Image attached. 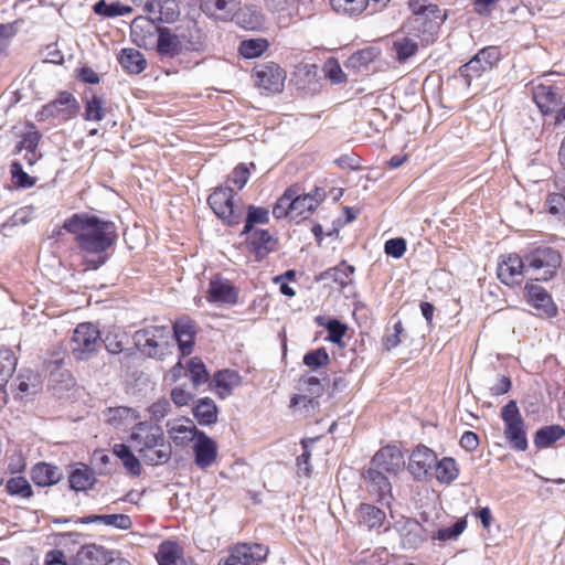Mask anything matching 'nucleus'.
<instances>
[{"label": "nucleus", "instance_id": "nucleus-7", "mask_svg": "<svg viewBox=\"0 0 565 565\" xmlns=\"http://www.w3.org/2000/svg\"><path fill=\"white\" fill-rule=\"evenodd\" d=\"M234 195L231 186H220L207 199L213 212L228 225L238 224L244 215L243 204L236 203Z\"/></svg>", "mask_w": 565, "mask_h": 565}, {"label": "nucleus", "instance_id": "nucleus-23", "mask_svg": "<svg viewBox=\"0 0 565 565\" xmlns=\"http://www.w3.org/2000/svg\"><path fill=\"white\" fill-rule=\"evenodd\" d=\"M248 234L247 246L249 252L255 255L256 260L264 259L269 253L276 249L277 241L268 231L255 230Z\"/></svg>", "mask_w": 565, "mask_h": 565}, {"label": "nucleus", "instance_id": "nucleus-35", "mask_svg": "<svg viewBox=\"0 0 565 565\" xmlns=\"http://www.w3.org/2000/svg\"><path fill=\"white\" fill-rule=\"evenodd\" d=\"M239 384L241 376L235 371L223 370L214 375L215 391L221 398L230 396Z\"/></svg>", "mask_w": 565, "mask_h": 565}, {"label": "nucleus", "instance_id": "nucleus-48", "mask_svg": "<svg viewBox=\"0 0 565 565\" xmlns=\"http://www.w3.org/2000/svg\"><path fill=\"white\" fill-rule=\"evenodd\" d=\"M179 546L171 541H164L159 545L157 559L159 565H175L180 562Z\"/></svg>", "mask_w": 565, "mask_h": 565}, {"label": "nucleus", "instance_id": "nucleus-38", "mask_svg": "<svg viewBox=\"0 0 565 565\" xmlns=\"http://www.w3.org/2000/svg\"><path fill=\"white\" fill-rule=\"evenodd\" d=\"M119 63L130 74H139L147 66L143 54L135 49H124L119 56Z\"/></svg>", "mask_w": 565, "mask_h": 565}, {"label": "nucleus", "instance_id": "nucleus-36", "mask_svg": "<svg viewBox=\"0 0 565 565\" xmlns=\"http://www.w3.org/2000/svg\"><path fill=\"white\" fill-rule=\"evenodd\" d=\"M84 119L88 121H100L106 116L105 99L94 92H86L84 95Z\"/></svg>", "mask_w": 565, "mask_h": 565}, {"label": "nucleus", "instance_id": "nucleus-6", "mask_svg": "<svg viewBox=\"0 0 565 565\" xmlns=\"http://www.w3.org/2000/svg\"><path fill=\"white\" fill-rule=\"evenodd\" d=\"M504 424V437L511 448L525 451L527 449L526 427L515 401H510L501 409Z\"/></svg>", "mask_w": 565, "mask_h": 565}, {"label": "nucleus", "instance_id": "nucleus-9", "mask_svg": "<svg viewBox=\"0 0 565 565\" xmlns=\"http://www.w3.org/2000/svg\"><path fill=\"white\" fill-rule=\"evenodd\" d=\"M501 53L498 46L481 49L468 63L460 67V75L465 77L467 85L473 78L480 77L483 73L491 71L500 61Z\"/></svg>", "mask_w": 565, "mask_h": 565}, {"label": "nucleus", "instance_id": "nucleus-58", "mask_svg": "<svg viewBox=\"0 0 565 565\" xmlns=\"http://www.w3.org/2000/svg\"><path fill=\"white\" fill-rule=\"evenodd\" d=\"M249 179V170L246 166L239 164L237 166L232 173L228 175L227 182L237 186V189H243Z\"/></svg>", "mask_w": 565, "mask_h": 565}, {"label": "nucleus", "instance_id": "nucleus-56", "mask_svg": "<svg viewBox=\"0 0 565 565\" xmlns=\"http://www.w3.org/2000/svg\"><path fill=\"white\" fill-rule=\"evenodd\" d=\"M267 49L265 40H245L241 43L239 53L245 58H254L259 56Z\"/></svg>", "mask_w": 565, "mask_h": 565}, {"label": "nucleus", "instance_id": "nucleus-53", "mask_svg": "<svg viewBox=\"0 0 565 565\" xmlns=\"http://www.w3.org/2000/svg\"><path fill=\"white\" fill-rule=\"evenodd\" d=\"M10 173L14 185L19 188L28 189L35 184V178L24 172L21 162L13 161L10 166Z\"/></svg>", "mask_w": 565, "mask_h": 565}, {"label": "nucleus", "instance_id": "nucleus-37", "mask_svg": "<svg viewBox=\"0 0 565 565\" xmlns=\"http://www.w3.org/2000/svg\"><path fill=\"white\" fill-rule=\"evenodd\" d=\"M78 522L82 524L103 523L121 530H128L132 525L131 519L126 514H93L79 519Z\"/></svg>", "mask_w": 565, "mask_h": 565}, {"label": "nucleus", "instance_id": "nucleus-40", "mask_svg": "<svg viewBox=\"0 0 565 565\" xmlns=\"http://www.w3.org/2000/svg\"><path fill=\"white\" fill-rule=\"evenodd\" d=\"M18 359L14 352L8 348L0 345V387L4 386L12 377Z\"/></svg>", "mask_w": 565, "mask_h": 565}, {"label": "nucleus", "instance_id": "nucleus-52", "mask_svg": "<svg viewBox=\"0 0 565 565\" xmlns=\"http://www.w3.org/2000/svg\"><path fill=\"white\" fill-rule=\"evenodd\" d=\"M467 521L466 519H459L452 526L443 527L437 530L433 535L431 540L438 541H452L457 540V537L466 530Z\"/></svg>", "mask_w": 565, "mask_h": 565}, {"label": "nucleus", "instance_id": "nucleus-15", "mask_svg": "<svg viewBox=\"0 0 565 565\" xmlns=\"http://www.w3.org/2000/svg\"><path fill=\"white\" fill-rule=\"evenodd\" d=\"M371 465L386 473L397 475L404 469L405 459L402 450L396 446H386L373 457Z\"/></svg>", "mask_w": 565, "mask_h": 565}, {"label": "nucleus", "instance_id": "nucleus-30", "mask_svg": "<svg viewBox=\"0 0 565 565\" xmlns=\"http://www.w3.org/2000/svg\"><path fill=\"white\" fill-rule=\"evenodd\" d=\"M107 553L96 544L82 546L73 558L72 565H105Z\"/></svg>", "mask_w": 565, "mask_h": 565}, {"label": "nucleus", "instance_id": "nucleus-17", "mask_svg": "<svg viewBox=\"0 0 565 565\" xmlns=\"http://www.w3.org/2000/svg\"><path fill=\"white\" fill-rule=\"evenodd\" d=\"M561 92V87L545 83L533 87V99L542 114L547 115L558 109L562 104Z\"/></svg>", "mask_w": 565, "mask_h": 565}, {"label": "nucleus", "instance_id": "nucleus-64", "mask_svg": "<svg viewBox=\"0 0 565 565\" xmlns=\"http://www.w3.org/2000/svg\"><path fill=\"white\" fill-rule=\"evenodd\" d=\"M546 204L551 214L557 215L565 213V194H550Z\"/></svg>", "mask_w": 565, "mask_h": 565}, {"label": "nucleus", "instance_id": "nucleus-1", "mask_svg": "<svg viewBox=\"0 0 565 565\" xmlns=\"http://www.w3.org/2000/svg\"><path fill=\"white\" fill-rule=\"evenodd\" d=\"M63 228L75 235L78 247L88 254H100L116 241V226L88 214H73L64 221Z\"/></svg>", "mask_w": 565, "mask_h": 565}, {"label": "nucleus", "instance_id": "nucleus-13", "mask_svg": "<svg viewBox=\"0 0 565 565\" xmlns=\"http://www.w3.org/2000/svg\"><path fill=\"white\" fill-rule=\"evenodd\" d=\"M525 273H527L525 259L518 254L503 256L498 264V278L508 286L520 284Z\"/></svg>", "mask_w": 565, "mask_h": 565}, {"label": "nucleus", "instance_id": "nucleus-31", "mask_svg": "<svg viewBox=\"0 0 565 565\" xmlns=\"http://www.w3.org/2000/svg\"><path fill=\"white\" fill-rule=\"evenodd\" d=\"M201 10L209 17L225 21L236 9L235 0H201Z\"/></svg>", "mask_w": 565, "mask_h": 565}, {"label": "nucleus", "instance_id": "nucleus-45", "mask_svg": "<svg viewBox=\"0 0 565 565\" xmlns=\"http://www.w3.org/2000/svg\"><path fill=\"white\" fill-rule=\"evenodd\" d=\"M106 422L115 427L125 425L130 419L138 417L137 412L129 407H111L105 413Z\"/></svg>", "mask_w": 565, "mask_h": 565}, {"label": "nucleus", "instance_id": "nucleus-22", "mask_svg": "<svg viewBox=\"0 0 565 565\" xmlns=\"http://www.w3.org/2000/svg\"><path fill=\"white\" fill-rule=\"evenodd\" d=\"M194 461L200 469L210 468L217 458V445L204 431L193 444Z\"/></svg>", "mask_w": 565, "mask_h": 565}, {"label": "nucleus", "instance_id": "nucleus-24", "mask_svg": "<svg viewBox=\"0 0 565 565\" xmlns=\"http://www.w3.org/2000/svg\"><path fill=\"white\" fill-rule=\"evenodd\" d=\"M207 300L210 302L235 305L237 302V291L230 280L215 277L210 281Z\"/></svg>", "mask_w": 565, "mask_h": 565}, {"label": "nucleus", "instance_id": "nucleus-18", "mask_svg": "<svg viewBox=\"0 0 565 565\" xmlns=\"http://www.w3.org/2000/svg\"><path fill=\"white\" fill-rule=\"evenodd\" d=\"M78 109L79 105L75 97L71 93L62 92L54 100L43 107L42 114L68 120L76 116Z\"/></svg>", "mask_w": 565, "mask_h": 565}, {"label": "nucleus", "instance_id": "nucleus-57", "mask_svg": "<svg viewBox=\"0 0 565 565\" xmlns=\"http://www.w3.org/2000/svg\"><path fill=\"white\" fill-rule=\"evenodd\" d=\"M377 56V51L374 47H366L360 50L351 55L350 62L354 66H366L373 62Z\"/></svg>", "mask_w": 565, "mask_h": 565}, {"label": "nucleus", "instance_id": "nucleus-41", "mask_svg": "<svg viewBox=\"0 0 565 565\" xmlns=\"http://www.w3.org/2000/svg\"><path fill=\"white\" fill-rule=\"evenodd\" d=\"M565 435L559 425H551L540 428L534 436V444L537 448H546Z\"/></svg>", "mask_w": 565, "mask_h": 565}, {"label": "nucleus", "instance_id": "nucleus-44", "mask_svg": "<svg viewBox=\"0 0 565 565\" xmlns=\"http://www.w3.org/2000/svg\"><path fill=\"white\" fill-rule=\"evenodd\" d=\"M435 476L441 483H450L458 477V468L455 459L445 457L440 461L436 460Z\"/></svg>", "mask_w": 565, "mask_h": 565}, {"label": "nucleus", "instance_id": "nucleus-33", "mask_svg": "<svg viewBox=\"0 0 565 565\" xmlns=\"http://www.w3.org/2000/svg\"><path fill=\"white\" fill-rule=\"evenodd\" d=\"M154 47L160 55L173 57L182 51L183 46L179 35L172 33L170 29L162 28Z\"/></svg>", "mask_w": 565, "mask_h": 565}, {"label": "nucleus", "instance_id": "nucleus-42", "mask_svg": "<svg viewBox=\"0 0 565 565\" xmlns=\"http://www.w3.org/2000/svg\"><path fill=\"white\" fill-rule=\"evenodd\" d=\"M114 454L121 460L124 467L132 476H139L141 465L139 459L131 452L130 447L124 444H116L113 448Z\"/></svg>", "mask_w": 565, "mask_h": 565}, {"label": "nucleus", "instance_id": "nucleus-54", "mask_svg": "<svg viewBox=\"0 0 565 565\" xmlns=\"http://www.w3.org/2000/svg\"><path fill=\"white\" fill-rule=\"evenodd\" d=\"M330 362L329 354L324 348L310 351L303 356V364L311 370H317L328 365Z\"/></svg>", "mask_w": 565, "mask_h": 565}, {"label": "nucleus", "instance_id": "nucleus-25", "mask_svg": "<svg viewBox=\"0 0 565 565\" xmlns=\"http://www.w3.org/2000/svg\"><path fill=\"white\" fill-rule=\"evenodd\" d=\"M402 544L408 548H416L425 541V530L419 522L406 519L396 523Z\"/></svg>", "mask_w": 565, "mask_h": 565}, {"label": "nucleus", "instance_id": "nucleus-2", "mask_svg": "<svg viewBox=\"0 0 565 565\" xmlns=\"http://www.w3.org/2000/svg\"><path fill=\"white\" fill-rule=\"evenodd\" d=\"M130 443L148 465H162L171 458V447L164 441L162 428L150 422H140L132 427Z\"/></svg>", "mask_w": 565, "mask_h": 565}, {"label": "nucleus", "instance_id": "nucleus-20", "mask_svg": "<svg viewBox=\"0 0 565 565\" xmlns=\"http://www.w3.org/2000/svg\"><path fill=\"white\" fill-rule=\"evenodd\" d=\"M324 191L316 188L312 192L300 194L297 189L292 188V218L307 217L316 207L324 200Z\"/></svg>", "mask_w": 565, "mask_h": 565}, {"label": "nucleus", "instance_id": "nucleus-63", "mask_svg": "<svg viewBox=\"0 0 565 565\" xmlns=\"http://www.w3.org/2000/svg\"><path fill=\"white\" fill-rule=\"evenodd\" d=\"M149 412L153 419L160 420L171 412V404L166 398L158 399L149 407Z\"/></svg>", "mask_w": 565, "mask_h": 565}, {"label": "nucleus", "instance_id": "nucleus-49", "mask_svg": "<svg viewBox=\"0 0 565 565\" xmlns=\"http://www.w3.org/2000/svg\"><path fill=\"white\" fill-rule=\"evenodd\" d=\"M125 339H126L125 333L120 332L117 329L108 331L104 339V344H105L106 350L110 354H119V353L124 352L126 356L131 355V352L125 350V348H124Z\"/></svg>", "mask_w": 565, "mask_h": 565}, {"label": "nucleus", "instance_id": "nucleus-50", "mask_svg": "<svg viewBox=\"0 0 565 565\" xmlns=\"http://www.w3.org/2000/svg\"><path fill=\"white\" fill-rule=\"evenodd\" d=\"M188 372H189L191 382L194 387H198V386L206 383L210 379L209 373L205 369V365L198 358H192L189 361Z\"/></svg>", "mask_w": 565, "mask_h": 565}, {"label": "nucleus", "instance_id": "nucleus-55", "mask_svg": "<svg viewBox=\"0 0 565 565\" xmlns=\"http://www.w3.org/2000/svg\"><path fill=\"white\" fill-rule=\"evenodd\" d=\"M6 488L7 491L12 495H20L22 498H30L32 495V487L23 477H14L9 479Z\"/></svg>", "mask_w": 565, "mask_h": 565}, {"label": "nucleus", "instance_id": "nucleus-19", "mask_svg": "<svg viewBox=\"0 0 565 565\" xmlns=\"http://www.w3.org/2000/svg\"><path fill=\"white\" fill-rule=\"evenodd\" d=\"M436 454L426 446H417L409 456L408 471L415 479L427 476L436 463Z\"/></svg>", "mask_w": 565, "mask_h": 565}, {"label": "nucleus", "instance_id": "nucleus-43", "mask_svg": "<svg viewBox=\"0 0 565 565\" xmlns=\"http://www.w3.org/2000/svg\"><path fill=\"white\" fill-rule=\"evenodd\" d=\"M353 271L354 268L352 266L343 263L322 273L320 275V280H331L343 288L351 282V275Z\"/></svg>", "mask_w": 565, "mask_h": 565}, {"label": "nucleus", "instance_id": "nucleus-47", "mask_svg": "<svg viewBox=\"0 0 565 565\" xmlns=\"http://www.w3.org/2000/svg\"><path fill=\"white\" fill-rule=\"evenodd\" d=\"M268 221L269 212L267 209L249 205L242 235L250 233L256 224H266Z\"/></svg>", "mask_w": 565, "mask_h": 565}, {"label": "nucleus", "instance_id": "nucleus-61", "mask_svg": "<svg viewBox=\"0 0 565 565\" xmlns=\"http://www.w3.org/2000/svg\"><path fill=\"white\" fill-rule=\"evenodd\" d=\"M41 135L38 131H29L26 132L22 140L17 146V151H32L38 150V145L40 142Z\"/></svg>", "mask_w": 565, "mask_h": 565}, {"label": "nucleus", "instance_id": "nucleus-11", "mask_svg": "<svg viewBox=\"0 0 565 565\" xmlns=\"http://www.w3.org/2000/svg\"><path fill=\"white\" fill-rule=\"evenodd\" d=\"M154 19L149 17H137L130 24V34L132 41L140 47L152 49L157 43V38L161 31Z\"/></svg>", "mask_w": 565, "mask_h": 565}, {"label": "nucleus", "instance_id": "nucleus-16", "mask_svg": "<svg viewBox=\"0 0 565 565\" xmlns=\"http://www.w3.org/2000/svg\"><path fill=\"white\" fill-rule=\"evenodd\" d=\"M434 35H428V33H423V29L420 31H414L413 34L403 35L397 38L393 43V51L396 54V58L399 63H404L409 57L414 56L419 47V42L428 44L433 40Z\"/></svg>", "mask_w": 565, "mask_h": 565}, {"label": "nucleus", "instance_id": "nucleus-3", "mask_svg": "<svg viewBox=\"0 0 565 565\" xmlns=\"http://www.w3.org/2000/svg\"><path fill=\"white\" fill-rule=\"evenodd\" d=\"M134 341L143 354L161 360L170 350V330L164 326H149L136 331Z\"/></svg>", "mask_w": 565, "mask_h": 565}, {"label": "nucleus", "instance_id": "nucleus-12", "mask_svg": "<svg viewBox=\"0 0 565 565\" xmlns=\"http://www.w3.org/2000/svg\"><path fill=\"white\" fill-rule=\"evenodd\" d=\"M150 14L157 22L173 23L180 15L175 0H131Z\"/></svg>", "mask_w": 565, "mask_h": 565}, {"label": "nucleus", "instance_id": "nucleus-51", "mask_svg": "<svg viewBox=\"0 0 565 565\" xmlns=\"http://www.w3.org/2000/svg\"><path fill=\"white\" fill-rule=\"evenodd\" d=\"M292 188H289L285 191V193L277 200L276 204L273 209V215L276 218H281L285 216H289L292 218Z\"/></svg>", "mask_w": 565, "mask_h": 565}, {"label": "nucleus", "instance_id": "nucleus-5", "mask_svg": "<svg viewBox=\"0 0 565 565\" xmlns=\"http://www.w3.org/2000/svg\"><path fill=\"white\" fill-rule=\"evenodd\" d=\"M408 7L414 14V19L409 21V28L413 31L423 29L424 34H437L440 24L446 19V14L437 4L428 0H409Z\"/></svg>", "mask_w": 565, "mask_h": 565}, {"label": "nucleus", "instance_id": "nucleus-29", "mask_svg": "<svg viewBox=\"0 0 565 565\" xmlns=\"http://www.w3.org/2000/svg\"><path fill=\"white\" fill-rule=\"evenodd\" d=\"M385 473V471L375 468L372 465L364 473L369 490L374 492L380 499H384V497L390 494L392 490L391 482Z\"/></svg>", "mask_w": 565, "mask_h": 565}, {"label": "nucleus", "instance_id": "nucleus-26", "mask_svg": "<svg viewBox=\"0 0 565 565\" xmlns=\"http://www.w3.org/2000/svg\"><path fill=\"white\" fill-rule=\"evenodd\" d=\"M194 323L188 318H182L173 324V337L178 342L182 355H189L194 344Z\"/></svg>", "mask_w": 565, "mask_h": 565}, {"label": "nucleus", "instance_id": "nucleus-46", "mask_svg": "<svg viewBox=\"0 0 565 565\" xmlns=\"http://www.w3.org/2000/svg\"><path fill=\"white\" fill-rule=\"evenodd\" d=\"M327 383V377L318 379L313 375H303L299 381V390L317 398L322 395Z\"/></svg>", "mask_w": 565, "mask_h": 565}, {"label": "nucleus", "instance_id": "nucleus-27", "mask_svg": "<svg viewBox=\"0 0 565 565\" xmlns=\"http://www.w3.org/2000/svg\"><path fill=\"white\" fill-rule=\"evenodd\" d=\"M359 526L373 530L383 525L385 512L372 504L362 503L354 513Z\"/></svg>", "mask_w": 565, "mask_h": 565}, {"label": "nucleus", "instance_id": "nucleus-8", "mask_svg": "<svg viewBox=\"0 0 565 565\" xmlns=\"http://www.w3.org/2000/svg\"><path fill=\"white\" fill-rule=\"evenodd\" d=\"M100 334L93 323H81L72 338V353L77 360L90 359L99 349Z\"/></svg>", "mask_w": 565, "mask_h": 565}, {"label": "nucleus", "instance_id": "nucleus-4", "mask_svg": "<svg viewBox=\"0 0 565 565\" xmlns=\"http://www.w3.org/2000/svg\"><path fill=\"white\" fill-rule=\"evenodd\" d=\"M527 271H532L536 280L552 279L562 265V255L548 246H539L524 255Z\"/></svg>", "mask_w": 565, "mask_h": 565}, {"label": "nucleus", "instance_id": "nucleus-62", "mask_svg": "<svg viewBox=\"0 0 565 565\" xmlns=\"http://www.w3.org/2000/svg\"><path fill=\"white\" fill-rule=\"evenodd\" d=\"M324 71L333 84H340L347 79L344 72L337 61H328L326 63Z\"/></svg>", "mask_w": 565, "mask_h": 565}, {"label": "nucleus", "instance_id": "nucleus-59", "mask_svg": "<svg viewBox=\"0 0 565 565\" xmlns=\"http://www.w3.org/2000/svg\"><path fill=\"white\" fill-rule=\"evenodd\" d=\"M326 328L328 330L327 340L333 343H340L347 331V327L337 319L330 320Z\"/></svg>", "mask_w": 565, "mask_h": 565}, {"label": "nucleus", "instance_id": "nucleus-34", "mask_svg": "<svg viewBox=\"0 0 565 565\" xmlns=\"http://www.w3.org/2000/svg\"><path fill=\"white\" fill-rule=\"evenodd\" d=\"M192 413L200 425L210 426L217 422L218 409L215 402L210 397L198 399Z\"/></svg>", "mask_w": 565, "mask_h": 565}, {"label": "nucleus", "instance_id": "nucleus-14", "mask_svg": "<svg viewBox=\"0 0 565 565\" xmlns=\"http://www.w3.org/2000/svg\"><path fill=\"white\" fill-rule=\"evenodd\" d=\"M167 433L170 439L180 447L188 446L190 443H195L202 430H199L196 426L190 419L177 418L167 423Z\"/></svg>", "mask_w": 565, "mask_h": 565}, {"label": "nucleus", "instance_id": "nucleus-60", "mask_svg": "<svg viewBox=\"0 0 565 565\" xmlns=\"http://www.w3.org/2000/svg\"><path fill=\"white\" fill-rule=\"evenodd\" d=\"M384 250L394 258H401L406 252V242L404 238H391L386 241Z\"/></svg>", "mask_w": 565, "mask_h": 565}, {"label": "nucleus", "instance_id": "nucleus-32", "mask_svg": "<svg viewBox=\"0 0 565 565\" xmlns=\"http://www.w3.org/2000/svg\"><path fill=\"white\" fill-rule=\"evenodd\" d=\"M62 476L58 467L46 462L36 463L31 471L33 482L40 487L55 484L62 479Z\"/></svg>", "mask_w": 565, "mask_h": 565}, {"label": "nucleus", "instance_id": "nucleus-21", "mask_svg": "<svg viewBox=\"0 0 565 565\" xmlns=\"http://www.w3.org/2000/svg\"><path fill=\"white\" fill-rule=\"evenodd\" d=\"M391 0H329L331 8L342 14L358 15L370 8L373 12L384 9Z\"/></svg>", "mask_w": 565, "mask_h": 565}, {"label": "nucleus", "instance_id": "nucleus-10", "mask_svg": "<svg viewBox=\"0 0 565 565\" xmlns=\"http://www.w3.org/2000/svg\"><path fill=\"white\" fill-rule=\"evenodd\" d=\"M255 85L268 93H279L284 88L286 73L276 63L260 64L254 68Z\"/></svg>", "mask_w": 565, "mask_h": 565}, {"label": "nucleus", "instance_id": "nucleus-39", "mask_svg": "<svg viewBox=\"0 0 565 565\" xmlns=\"http://www.w3.org/2000/svg\"><path fill=\"white\" fill-rule=\"evenodd\" d=\"M70 487L75 491H86L95 482L94 472L85 465L74 469L68 477Z\"/></svg>", "mask_w": 565, "mask_h": 565}, {"label": "nucleus", "instance_id": "nucleus-28", "mask_svg": "<svg viewBox=\"0 0 565 565\" xmlns=\"http://www.w3.org/2000/svg\"><path fill=\"white\" fill-rule=\"evenodd\" d=\"M525 288L529 301L533 307L541 310L547 317L556 315L557 308L544 288L536 285H527Z\"/></svg>", "mask_w": 565, "mask_h": 565}]
</instances>
